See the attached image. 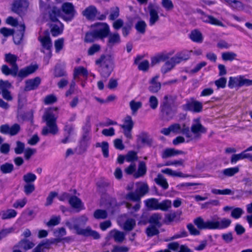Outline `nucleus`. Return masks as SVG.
I'll list each match as a JSON object with an SVG mask.
<instances>
[{
  "instance_id": "obj_55",
  "label": "nucleus",
  "mask_w": 252,
  "mask_h": 252,
  "mask_svg": "<svg viewBox=\"0 0 252 252\" xmlns=\"http://www.w3.org/2000/svg\"><path fill=\"white\" fill-rule=\"evenodd\" d=\"M161 4L166 11H171L174 7L173 3L171 0H161Z\"/></svg>"
},
{
  "instance_id": "obj_46",
  "label": "nucleus",
  "mask_w": 252,
  "mask_h": 252,
  "mask_svg": "<svg viewBox=\"0 0 252 252\" xmlns=\"http://www.w3.org/2000/svg\"><path fill=\"white\" fill-rule=\"evenodd\" d=\"M51 26V32L53 36H56L62 32L63 28L61 23L59 22L58 24H53Z\"/></svg>"
},
{
  "instance_id": "obj_42",
  "label": "nucleus",
  "mask_w": 252,
  "mask_h": 252,
  "mask_svg": "<svg viewBox=\"0 0 252 252\" xmlns=\"http://www.w3.org/2000/svg\"><path fill=\"white\" fill-rule=\"evenodd\" d=\"M172 207V202L171 200L166 199L158 203V210L162 211H167Z\"/></svg>"
},
{
  "instance_id": "obj_57",
  "label": "nucleus",
  "mask_w": 252,
  "mask_h": 252,
  "mask_svg": "<svg viewBox=\"0 0 252 252\" xmlns=\"http://www.w3.org/2000/svg\"><path fill=\"white\" fill-rule=\"evenodd\" d=\"M61 220L60 216H53L50 220L46 223V225L50 227L51 226L57 225L60 223Z\"/></svg>"
},
{
  "instance_id": "obj_29",
  "label": "nucleus",
  "mask_w": 252,
  "mask_h": 252,
  "mask_svg": "<svg viewBox=\"0 0 252 252\" xmlns=\"http://www.w3.org/2000/svg\"><path fill=\"white\" fill-rule=\"evenodd\" d=\"M144 202L146 206L150 210H158L159 201L157 199L154 198H150L146 200Z\"/></svg>"
},
{
  "instance_id": "obj_35",
  "label": "nucleus",
  "mask_w": 252,
  "mask_h": 252,
  "mask_svg": "<svg viewBox=\"0 0 252 252\" xmlns=\"http://www.w3.org/2000/svg\"><path fill=\"white\" fill-rule=\"evenodd\" d=\"M49 17L53 22L58 21V18L61 15L60 9L56 7H53L49 11Z\"/></svg>"
},
{
  "instance_id": "obj_28",
  "label": "nucleus",
  "mask_w": 252,
  "mask_h": 252,
  "mask_svg": "<svg viewBox=\"0 0 252 252\" xmlns=\"http://www.w3.org/2000/svg\"><path fill=\"white\" fill-rule=\"evenodd\" d=\"M138 139L141 142L149 146H151L153 144V140L145 132H141L138 136Z\"/></svg>"
},
{
  "instance_id": "obj_41",
  "label": "nucleus",
  "mask_w": 252,
  "mask_h": 252,
  "mask_svg": "<svg viewBox=\"0 0 252 252\" xmlns=\"http://www.w3.org/2000/svg\"><path fill=\"white\" fill-rule=\"evenodd\" d=\"M96 147H100L103 153V155L105 158H108L109 156V145L108 143L106 141H103L101 143H96L95 144Z\"/></svg>"
},
{
  "instance_id": "obj_8",
  "label": "nucleus",
  "mask_w": 252,
  "mask_h": 252,
  "mask_svg": "<svg viewBox=\"0 0 252 252\" xmlns=\"http://www.w3.org/2000/svg\"><path fill=\"white\" fill-rule=\"evenodd\" d=\"M82 14L86 19L90 20H104L106 17L104 14H100L96 7L94 5H90L86 8L83 11Z\"/></svg>"
},
{
  "instance_id": "obj_2",
  "label": "nucleus",
  "mask_w": 252,
  "mask_h": 252,
  "mask_svg": "<svg viewBox=\"0 0 252 252\" xmlns=\"http://www.w3.org/2000/svg\"><path fill=\"white\" fill-rule=\"evenodd\" d=\"M58 109L57 107L51 108L45 112L42 118L46 122L47 126L42 129V134L43 135H47L49 133L53 135L57 133L58 129L56 124L57 116L54 114V111Z\"/></svg>"
},
{
  "instance_id": "obj_22",
  "label": "nucleus",
  "mask_w": 252,
  "mask_h": 252,
  "mask_svg": "<svg viewBox=\"0 0 252 252\" xmlns=\"http://www.w3.org/2000/svg\"><path fill=\"white\" fill-rule=\"evenodd\" d=\"M162 219V216L161 214L156 213L152 214L149 219V222L153 225L160 227L162 224L161 220Z\"/></svg>"
},
{
  "instance_id": "obj_48",
  "label": "nucleus",
  "mask_w": 252,
  "mask_h": 252,
  "mask_svg": "<svg viewBox=\"0 0 252 252\" xmlns=\"http://www.w3.org/2000/svg\"><path fill=\"white\" fill-rule=\"evenodd\" d=\"M157 226L151 225L146 230V233L148 237H153L159 233V230Z\"/></svg>"
},
{
  "instance_id": "obj_25",
  "label": "nucleus",
  "mask_w": 252,
  "mask_h": 252,
  "mask_svg": "<svg viewBox=\"0 0 252 252\" xmlns=\"http://www.w3.org/2000/svg\"><path fill=\"white\" fill-rule=\"evenodd\" d=\"M136 191L140 198L145 195L149 191V187L147 184L144 183H136Z\"/></svg>"
},
{
  "instance_id": "obj_62",
  "label": "nucleus",
  "mask_w": 252,
  "mask_h": 252,
  "mask_svg": "<svg viewBox=\"0 0 252 252\" xmlns=\"http://www.w3.org/2000/svg\"><path fill=\"white\" fill-rule=\"evenodd\" d=\"M64 45V39L63 38H59L55 41V47L56 52L57 53L59 52L63 47Z\"/></svg>"
},
{
  "instance_id": "obj_37",
  "label": "nucleus",
  "mask_w": 252,
  "mask_h": 252,
  "mask_svg": "<svg viewBox=\"0 0 252 252\" xmlns=\"http://www.w3.org/2000/svg\"><path fill=\"white\" fill-rule=\"evenodd\" d=\"M69 203L74 208H81L82 203L81 200L75 196H72L69 198Z\"/></svg>"
},
{
  "instance_id": "obj_45",
  "label": "nucleus",
  "mask_w": 252,
  "mask_h": 252,
  "mask_svg": "<svg viewBox=\"0 0 252 252\" xmlns=\"http://www.w3.org/2000/svg\"><path fill=\"white\" fill-rule=\"evenodd\" d=\"M237 54L233 52H225L221 54L222 59L225 62H232L236 59Z\"/></svg>"
},
{
  "instance_id": "obj_56",
  "label": "nucleus",
  "mask_w": 252,
  "mask_h": 252,
  "mask_svg": "<svg viewBox=\"0 0 252 252\" xmlns=\"http://www.w3.org/2000/svg\"><path fill=\"white\" fill-rule=\"evenodd\" d=\"M23 180L27 184L33 182L36 179L35 175L32 173H28L23 176Z\"/></svg>"
},
{
  "instance_id": "obj_3",
  "label": "nucleus",
  "mask_w": 252,
  "mask_h": 252,
  "mask_svg": "<svg viewBox=\"0 0 252 252\" xmlns=\"http://www.w3.org/2000/svg\"><path fill=\"white\" fill-rule=\"evenodd\" d=\"M139 196L140 195L138 194L136 191L135 192H130L126 196V199L137 202L136 204L133 207H132L131 204L129 203L126 202L125 203L126 208L128 210V214L134 218L138 217L136 212L138 211L141 208V198Z\"/></svg>"
},
{
  "instance_id": "obj_54",
  "label": "nucleus",
  "mask_w": 252,
  "mask_h": 252,
  "mask_svg": "<svg viewBox=\"0 0 252 252\" xmlns=\"http://www.w3.org/2000/svg\"><path fill=\"white\" fill-rule=\"evenodd\" d=\"M175 65L170 60L167 61L161 68V72L165 74L171 70Z\"/></svg>"
},
{
  "instance_id": "obj_40",
  "label": "nucleus",
  "mask_w": 252,
  "mask_h": 252,
  "mask_svg": "<svg viewBox=\"0 0 252 252\" xmlns=\"http://www.w3.org/2000/svg\"><path fill=\"white\" fill-rule=\"evenodd\" d=\"M141 60L140 57L135 59L134 63L135 64H138V68L139 70L144 71H147L149 67V63L147 60H144L139 63Z\"/></svg>"
},
{
  "instance_id": "obj_21",
  "label": "nucleus",
  "mask_w": 252,
  "mask_h": 252,
  "mask_svg": "<svg viewBox=\"0 0 252 252\" xmlns=\"http://www.w3.org/2000/svg\"><path fill=\"white\" fill-rule=\"evenodd\" d=\"M37 68V67L36 65H30L21 69L19 72H17V75L21 78H25L34 72Z\"/></svg>"
},
{
  "instance_id": "obj_53",
  "label": "nucleus",
  "mask_w": 252,
  "mask_h": 252,
  "mask_svg": "<svg viewBox=\"0 0 252 252\" xmlns=\"http://www.w3.org/2000/svg\"><path fill=\"white\" fill-rule=\"evenodd\" d=\"M135 225V221L132 219H127L124 223V229L127 231L131 230Z\"/></svg>"
},
{
  "instance_id": "obj_60",
  "label": "nucleus",
  "mask_w": 252,
  "mask_h": 252,
  "mask_svg": "<svg viewBox=\"0 0 252 252\" xmlns=\"http://www.w3.org/2000/svg\"><path fill=\"white\" fill-rule=\"evenodd\" d=\"M137 153L134 151L129 152L126 156V159L128 162H132L137 160Z\"/></svg>"
},
{
  "instance_id": "obj_15",
  "label": "nucleus",
  "mask_w": 252,
  "mask_h": 252,
  "mask_svg": "<svg viewBox=\"0 0 252 252\" xmlns=\"http://www.w3.org/2000/svg\"><path fill=\"white\" fill-rule=\"evenodd\" d=\"M185 106L188 110L196 113L201 112L203 108L201 102L194 99L188 102Z\"/></svg>"
},
{
  "instance_id": "obj_5",
  "label": "nucleus",
  "mask_w": 252,
  "mask_h": 252,
  "mask_svg": "<svg viewBox=\"0 0 252 252\" xmlns=\"http://www.w3.org/2000/svg\"><path fill=\"white\" fill-rule=\"evenodd\" d=\"M65 225L68 227L70 229H74L75 230L77 234L85 236H91L94 239H98L100 238V235L98 233L92 230L89 226L87 227L85 229H82L79 227V224H74L72 225L71 222L69 221L65 222Z\"/></svg>"
},
{
  "instance_id": "obj_1",
  "label": "nucleus",
  "mask_w": 252,
  "mask_h": 252,
  "mask_svg": "<svg viewBox=\"0 0 252 252\" xmlns=\"http://www.w3.org/2000/svg\"><path fill=\"white\" fill-rule=\"evenodd\" d=\"M206 132L207 128L201 124L199 118L193 120L190 129L188 126L183 129V134L188 139V142L199 139Z\"/></svg>"
},
{
  "instance_id": "obj_18",
  "label": "nucleus",
  "mask_w": 252,
  "mask_h": 252,
  "mask_svg": "<svg viewBox=\"0 0 252 252\" xmlns=\"http://www.w3.org/2000/svg\"><path fill=\"white\" fill-rule=\"evenodd\" d=\"M107 37V45L110 48L120 43L121 42L120 36L117 32L109 33Z\"/></svg>"
},
{
  "instance_id": "obj_19",
  "label": "nucleus",
  "mask_w": 252,
  "mask_h": 252,
  "mask_svg": "<svg viewBox=\"0 0 252 252\" xmlns=\"http://www.w3.org/2000/svg\"><path fill=\"white\" fill-rule=\"evenodd\" d=\"M41 82L39 77H37L33 79H29L26 81V86L25 90L29 91L36 89Z\"/></svg>"
},
{
  "instance_id": "obj_11",
  "label": "nucleus",
  "mask_w": 252,
  "mask_h": 252,
  "mask_svg": "<svg viewBox=\"0 0 252 252\" xmlns=\"http://www.w3.org/2000/svg\"><path fill=\"white\" fill-rule=\"evenodd\" d=\"M134 126V122L130 116H126L124 119V124L121 125L123 129V133L125 136L129 139L132 138L131 130Z\"/></svg>"
},
{
  "instance_id": "obj_12",
  "label": "nucleus",
  "mask_w": 252,
  "mask_h": 252,
  "mask_svg": "<svg viewBox=\"0 0 252 252\" xmlns=\"http://www.w3.org/2000/svg\"><path fill=\"white\" fill-rule=\"evenodd\" d=\"M63 11L66 14L63 19L66 21H70L74 17L75 11L72 3L65 2L62 6Z\"/></svg>"
},
{
  "instance_id": "obj_16",
  "label": "nucleus",
  "mask_w": 252,
  "mask_h": 252,
  "mask_svg": "<svg viewBox=\"0 0 252 252\" xmlns=\"http://www.w3.org/2000/svg\"><path fill=\"white\" fill-rule=\"evenodd\" d=\"M159 76L156 75L150 81L148 90L152 93H158L161 89V84L158 81Z\"/></svg>"
},
{
  "instance_id": "obj_26",
  "label": "nucleus",
  "mask_w": 252,
  "mask_h": 252,
  "mask_svg": "<svg viewBox=\"0 0 252 252\" xmlns=\"http://www.w3.org/2000/svg\"><path fill=\"white\" fill-rule=\"evenodd\" d=\"M176 97L171 95H165L163 97V100L161 105L162 107V111L167 113L166 110L169 107L170 104L174 101Z\"/></svg>"
},
{
  "instance_id": "obj_64",
  "label": "nucleus",
  "mask_w": 252,
  "mask_h": 252,
  "mask_svg": "<svg viewBox=\"0 0 252 252\" xmlns=\"http://www.w3.org/2000/svg\"><path fill=\"white\" fill-rule=\"evenodd\" d=\"M11 88V84L8 81L0 80V90L1 92L8 90Z\"/></svg>"
},
{
  "instance_id": "obj_10",
  "label": "nucleus",
  "mask_w": 252,
  "mask_h": 252,
  "mask_svg": "<svg viewBox=\"0 0 252 252\" xmlns=\"http://www.w3.org/2000/svg\"><path fill=\"white\" fill-rule=\"evenodd\" d=\"M251 85H252V80L246 79L241 76L236 77H230L228 84V87L230 88Z\"/></svg>"
},
{
  "instance_id": "obj_33",
  "label": "nucleus",
  "mask_w": 252,
  "mask_h": 252,
  "mask_svg": "<svg viewBox=\"0 0 252 252\" xmlns=\"http://www.w3.org/2000/svg\"><path fill=\"white\" fill-rule=\"evenodd\" d=\"M154 180L157 184L161 186L164 189H168V184L166 179L162 175L158 174L157 177Z\"/></svg>"
},
{
  "instance_id": "obj_23",
  "label": "nucleus",
  "mask_w": 252,
  "mask_h": 252,
  "mask_svg": "<svg viewBox=\"0 0 252 252\" xmlns=\"http://www.w3.org/2000/svg\"><path fill=\"white\" fill-rule=\"evenodd\" d=\"M17 60V56L11 54L5 55V61L9 63L13 67L12 74H15L16 71H18V67L16 62Z\"/></svg>"
},
{
  "instance_id": "obj_52",
  "label": "nucleus",
  "mask_w": 252,
  "mask_h": 252,
  "mask_svg": "<svg viewBox=\"0 0 252 252\" xmlns=\"http://www.w3.org/2000/svg\"><path fill=\"white\" fill-rule=\"evenodd\" d=\"M96 39H98L95 35L94 30L86 33L84 41L85 42L91 43L94 42Z\"/></svg>"
},
{
  "instance_id": "obj_47",
  "label": "nucleus",
  "mask_w": 252,
  "mask_h": 252,
  "mask_svg": "<svg viewBox=\"0 0 252 252\" xmlns=\"http://www.w3.org/2000/svg\"><path fill=\"white\" fill-rule=\"evenodd\" d=\"M79 75L87 76L88 71L87 69L83 66L75 68L74 70V79H76Z\"/></svg>"
},
{
  "instance_id": "obj_17",
  "label": "nucleus",
  "mask_w": 252,
  "mask_h": 252,
  "mask_svg": "<svg viewBox=\"0 0 252 252\" xmlns=\"http://www.w3.org/2000/svg\"><path fill=\"white\" fill-rule=\"evenodd\" d=\"M109 237L114 239L118 243H122L126 238V234L122 231L114 229L109 232Z\"/></svg>"
},
{
  "instance_id": "obj_36",
  "label": "nucleus",
  "mask_w": 252,
  "mask_h": 252,
  "mask_svg": "<svg viewBox=\"0 0 252 252\" xmlns=\"http://www.w3.org/2000/svg\"><path fill=\"white\" fill-rule=\"evenodd\" d=\"M12 163L5 162L0 166V170L3 174H10L14 170Z\"/></svg>"
},
{
  "instance_id": "obj_39",
  "label": "nucleus",
  "mask_w": 252,
  "mask_h": 252,
  "mask_svg": "<svg viewBox=\"0 0 252 252\" xmlns=\"http://www.w3.org/2000/svg\"><path fill=\"white\" fill-rule=\"evenodd\" d=\"M189 37L194 42L201 43L203 41L202 33L197 30L192 31L189 35Z\"/></svg>"
},
{
  "instance_id": "obj_14",
  "label": "nucleus",
  "mask_w": 252,
  "mask_h": 252,
  "mask_svg": "<svg viewBox=\"0 0 252 252\" xmlns=\"http://www.w3.org/2000/svg\"><path fill=\"white\" fill-rule=\"evenodd\" d=\"M28 7V2L26 0H20L16 1L13 5L12 11L18 14H21Z\"/></svg>"
},
{
  "instance_id": "obj_49",
  "label": "nucleus",
  "mask_w": 252,
  "mask_h": 252,
  "mask_svg": "<svg viewBox=\"0 0 252 252\" xmlns=\"http://www.w3.org/2000/svg\"><path fill=\"white\" fill-rule=\"evenodd\" d=\"M94 217L96 219H105L107 217V213L105 210L97 209L94 212Z\"/></svg>"
},
{
  "instance_id": "obj_43",
  "label": "nucleus",
  "mask_w": 252,
  "mask_h": 252,
  "mask_svg": "<svg viewBox=\"0 0 252 252\" xmlns=\"http://www.w3.org/2000/svg\"><path fill=\"white\" fill-rule=\"evenodd\" d=\"M170 130L171 132L175 134H180L182 133L183 134V129L184 127H187L185 124H183L181 126L179 124L175 123L170 126Z\"/></svg>"
},
{
  "instance_id": "obj_30",
  "label": "nucleus",
  "mask_w": 252,
  "mask_h": 252,
  "mask_svg": "<svg viewBox=\"0 0 252 252\" xmlns=\"http://www.w3.org/2000/svg\"><path fill=\"white\" fill-rule=\"evenodd\" d=\"M161 172L172 177H189L190 175H185L181 172H176L170 168H166L161 170Z\"/></svg>"
},
{
  "instance_id": "obj_58",
  "label": "nucleus",
  "mask_w": 252,
  "mask_h": 252,
  "mask_svg": "<svg viewBox=\"0 0 252 252\" xmlns=\"http://www.w3.org/2000/svg\"><path fill=\"white\" fill-rule=\"evenodd\" d=\"M119 16V9L118 7H115L111 8L109 19L114 20Z\"/></svg>"
},
{
  "instance_id": "obj_63",
  "label": "nucleus",
  "mask_w": 252,
  "mask_h": 252,
  "mask_svg": "<svg viewBox=\"0 0 252 252\" xmlns=\"http://www.w3.org/2000/svg\"><path fill=\"white\" fill-rule=\"evenodd\" d=\"M243 213L244 211L241 208H236L232 211L231 216L235 219H238Z\"/></svg>"
},
{
  "instance_id": "obj_20",
  "label": "nucleus",
  "mask_w": 252,
  "mask_h": 252,
  "mask_svg": "<svg viewBox=\"0 0 252 252\" xmlns=\"http://www.w3.org/2000/svg\"><path fill=\"white\" fill-rule=\"evenodd\" d=\"M247 151H246L245 150L240 154L233 155L231 158V163H236L239 160L245 158H248L250 161H252V155L247 153Z\"/></svg>"
},
{
  "instance_id": "obj_38",
  "label": "nucleus",
  "mask_w": 252,
  "mask_h": 252,
  "mask_svg": "<svg viewBox=\"0 0 252 252\" xmlns=\"http://www.w3.org/2000/svg\"><path fill=\"white\" fill-rule=\"evenodd\" d=\"M147 24L143 20H139L135 25V28L137 32L144 34L146 32Z\"/></svg>"
},
{
  "instance_id": "obj_31",
  "label": "nucleus",
  "mask_w": 252,
  "mask_h": 252,
  "mask_svg": "<svg viewBox=\"0 0 252 252\" xmlns=\"http://www.w3.org/2000/svg\"><path fill=\"white\" fill-rule=\"evenodd\" d=\"M147 171L146 164L144 161H140L138 165V171L134 173L133 176L135 178L144 176Z\"/></svg>"
},
{
  "instance_id": "obj_59",
  "label": "nucleus",
  "mask_w": 252,
  "mask_h": 252,
  "mask_svg": "<svg viewBox=\"0 0 252 252\" xmlns=\"http://www.w3.org/2000/svg\"><path fill=\"white\" fill-rule=\"evenodd\" d=\"M100 46L97 44H94L91 46L88 50V54L90 56L98 52L100 50Z\"/></svg>"
},
{
  "instance_id": "obj_51",
  "label": "nucleus",
  "mask_w": 252,
  "mask_h": 252,
  "mask_svg": "<svg viewBox=\"0 0 252 252\" xmlns=\"http://www.w3.org/2000/svg\"><path fill=\"white\" fill-rule=\"evenodd\" d=\"M230 6L233 8L240 9L243 7L241 2L237 0H224Z\"/></svg>"
},
{
  "instance_id": "obj_50",
  "label": "nucleus",
  "mask_w": 252,
  "mask_h": 252,
  "mask_svg": "<svg viewBox=\"0 0 252 252\" xmlns=\"http://www.w3.org/2000/svg\"><path fill=\"white\" fill-rule=\"evenodd\" d=\"M239 171L238 167L228 168L223 171V174L224 176L227 177H231L237 173Z\"/></svg>"
},
{
  "instance_id": "obj_13",
  "label": "nucleus",
  "mask_w": 252,
  "mask_h": 252,
  "mask_svg": "<svg viewBox=\"0 0 252 252\" xmlns=\"http://www.w3.org/2000/svg\"><path fill=\"white\" fill-rule=\"evenodd\" d=\"M148 9L150 13L149 25L153 26L159 19L158 12V7L155 6L152 4H150L148 6Z\"/></svg>"
},
{
  "instance_id": "obj_4",
  "label": "nucleus",
  "mask_w": 252,
  "mask_h": 252,
  "mask_svg": "<svg viewBox=\"0 0 252 252\" xmlns=\"http://www.w3.org/2000/svg\"><path fill=\"white\" fill-rule=\"evenodd\" d=\"M194 224L198 229H217L220 226V219L219 217L215 216L210 220L205 221L201 217H198L193 221Z\"/></svg>"
},
{
  "instance_id": "obj_34",
  "label": "nucleus",
  "mask_w": 252,
  "mask_h": 252,
  "mask_svg": "<svg viewBox=\"0 0 252 252\" xmlns=\"http://www.w3.org/2000/svg\"><path fill=\"white\" fill-rule=\"evenodd\" d=\"M16 215V211L13 209H8L0 213V215L2 220L10 219L14 218Z\"/></svg>"
},
{
  "instance_id": "obj_27",
  "label": "nucleus",
  "mask_w": 252,
  "mask_h": 252,
  "mask_svg": "<svg viewBox=\"0 0 252 252\" xmlns=\"http://www.w3.org/2000/svg\"><path fill=\"white\" fill-rule=\"evenodd\" d=\"M197 11L202 14L201 19L203 22L206 23H209L215 25H220V21L218 19L215 18L214 17L210 15H207L204 14L203 12L201 10H197Z\"/></svg>"
},
{
  "instance_id": "obj_7",
  "label": "nucleus",
  "mask_w": 252,
  "mask_h": 252,
  "mask_svg": "<svg viewBox=\"0 0 252 252\" xmlns=\"http://www.w3.org/2000/svg\"><path fill=\"white\" fill-rule=\"evenodd\" d=\"M96 64H100L102 66L101 75L104 78H107L112 70L111 61L109 58H106L104 55H102L100 58L95 61Z\"/></svg>"
},
{
  "instance_id": "obj_32",
  "label": "nucleus",
  "mask_w": 252,
  "mask_h": 252,
  "mask_svg": "<svg viewBox=\"0 0 252 252\" xmlns=\"http://www.w3.org/2000/svg\"><path fill=\"white\" fill-rule=\"evenodd\" d=\"M88 220V217L85 215H83L79 218H73L71 219L70 222L72 225L74 224H79V226L80 225H85Z\"/></svg>"
},
{
  "instance_id": "obj_44",
  "label": "nucleus",
  "mask_w": 252,
  "mask_h": 252,
  "mask_svg": "<svg viewBox=\"0 0 252 252\" xmlns=\"http://www.w3.org/2000/svg\"><path fill=\"white\" fill-rule=\"evenodd\" d=\"M142 103L141 101H136L134 100H132L129 102V106L132 111V115H135L138 110L141 108Z\"/></svg>"
},
{
  "instance_id": "obj_9",
  "label": "nucleus",
  "mask_w": 252,
  "mask_h": 252,
  "mask_svg": "<svg viewBox=\"0 0 252 252\" xmlns=\"http://www.w3.org/2000/svg\"><path fill=\"white\" fill-rule=\"evenodd\" d=\"M94 31L98 39H102L107 37L110 33V28L106 23H97L92 26Z\"/></svg>"
},
{
  "instance_id": "obj_24",
  "label": "nucleus",
  "mask_w": 252,
  "mask_h": 252,
  "mask_svg": "<svg viewBox=\"0 0 252 252\" xmlns=\"http://www.w3.org/2000/svg\"><path fill=\"white\" fill-rule=\"evenodd\" d=\"M34 244L29 240L24 239L21 240L18 244L15 246V248H17L19 250H23L24 251H27L29 249L32 248Z\"/></svg>"
},
{
  "instance_id": "obj_61",
  "label": "nucleus",
  "mask_w": 252,
  "mask_h": 252,
  "mask_svg": "<svg viewBox=\"0 0 252 252\" xmlns=\"http://www.w3.org/2000/svg\"><path fill=\"white\" fill-rule=\"evenodd\" d=\"M149 103L150 107L152 109H156L158 106V100L156 96L152 95L149 98Z\"/></svg>"
},
{
  "instance_id": "obj_6",
  "label": "nucleus",
  "mask_w": 252,
  "mask_h": 252,
  "mask_svg": "<svg viewBox=\"0 0 252 252\" xmlns=\"http://www.w3.org/2000/svg\"><path fill=\"white\" fill-rule=\"evenodd\" d=\"M38 38L42 47L41 52L46 54V56L44 58V61L46 62V64H48L49 59L52 56L51 48L52 46V44L51 38L48 34L42 37L40 36Z\"/></svg>"
}]
</instances>
